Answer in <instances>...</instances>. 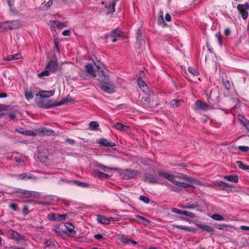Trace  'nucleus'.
Masks as SVG:
<instances>
[{"label":"nucleus","mask_w":249,"mask_h":249,"mask_svg":"<svg viewBox=\"0 0 249 249\" xmlns=\"http://www.w3.org/2000/svg\"><path fill=\"white\" fill-rule=\"evenodd\" d=\"M7 21L0 23V32H4L8 30Z\"/></svg>","instance_id":"nucleus-31"},{"label":"nucleus","mask_w":249,"mask_h":249,"mask_svg":"<svg viewBox=\"0 0 249 249\" xmlns=\"http://www.w3.org/2000/svg\"><path fill=\"white\" fill-rule=\"evenodd\" d=\"M53 25L56 27L57 28H62L66 26L65 23L58 21H53Z\"/></svg>","instance_id":"nucleus-33"},{"label":"nucleus","mask_w":249,"mask_h":249,"mask_svg":"<svg viewBox=\"0 0 249 249\" xmlns=\"http://www.w3.org/2000/svg\"><path fill=\"white\" fill-rule=\"evenodd\" d=\"M36 131L43 136L54 135V131L52 129H49L45 127H41L36 129Z\"/></svg>","instance_id":"nucleus-8"},{"label":"nucleus","mask_w":249,"mask_h":249,"mask_svg":"<svg viewBox=\"0 0 249 249\" xmlns=\"http://www.w3.org/2000/svg\"><path fill=\"white\" fill-rule=\"evenodd\" d=\"M8 29L14 30L19 28L21 26V22L20 20H8L7 21Z\"/></svg>","instance_id":"nucleus-10"},{"label":"nucleus","mask_w":249,"mask_h":249,"mask_svg":"<svg viewBox=\"0 0 249 249\" xmlns=\"http://www.w3.org/2000/svg\"><path fill=\"white\" fill-rule=\"evenodd\" d=\"M143 180L150 183H160L159 179L155 176L150 174H145L143 176Z\"/></svg>","instance_id":"nucleus-7"},{"label":"nucleus","mask_w":249,"mask_h":249,"mask_svg":"<svg viewBox=\"0 0 249 249\" xmlns=\"http://www.w3.org/2000/svg\"><path fill=\"white\" fill-rule=\"evenodd\" d=\"M165 184L167 187H168L170 190L176 192V191H178L179 190H178L175 186L172 185L171 184L168 183L167 182H165L163 183Z\"/></svg>","instance_id":"nucleus-39"},{"label":"nucleus","mask_w":249,"mask_h":249,"mask_svg":"<svg viewBox=\"0 0 249 249\" xmlns=\"http://www.w3.org/2000/svg\"><path fill=\"white\" fill-rule=\"evenodd\" d=\"M196 109H200L202 110H207L210 108V106L205 103L197 100L195 103Z\"/></svg>","instance_id":"nucleus-13"},{"label":"nucleus","mask_w":249,"mask_h":249,"mask_svg":"<svg viewBox=\"0 0 249 249\" xmlns=\"http://www.w3.org/2000/svg\"><path fill=\"white\" fill-rule=\"evenodd\" d=\"M188 71L194 75H197L198 74V72L192 67L188 68Z\"/></svg>","instance_id":"nucleus-51"},{"label":"nucleus","mask_w":249,"mask_h":249,"mask_svg":"<svg viewBox=\"0 0 249 249\" xmlns=\"http://www.w3.org/2000/svg\"><path fill=\"white\" fill-rule=\"evenodd\" d=\"M97 220L99 222L103 224H108L110 222V219L101 215L97 216Z\"/></svg>","instance_id":"nucleus-18"},{"label":"nucleus","mask_w":249,"mask_h":249,"mask_svg":"<svg viewBox=\"0 0 249 249\" xmlns=\"http://www.w3.org/2000/svg\"><path fill=\"white\" fill-rule=\"evenodd\" d=\"M165 19L167 21H170L171 20V18L169 14H166L165 16Z\"/></svg>","instance_id":"nucleus-64"},{"label":"nucleus","mask_w":249,"mask_h":249,"mask_svg":"<svg viewBox=\"0 0 249 249\" xmlns=\"http://www.w3.org/2000/svg\"><path fill=\"white\" fill-rule=\"evenodd\" d=\"M105 7L107 8L109 12L111 13H113L115 12V6H113L112 5V3H110L109 5H105Z\"/></svg>","instance_id":"nucleus-44"},{"label":"nucleus","mask_w":249,"mask_h":249,"mask_svg":"<svg viewBox=\"0 0 249 249\" xmlns=\"http://www.w3.org/2000/svg\"><path fill=\"white\" fill-rule=\"evenodd\" d=\"M141 101L143 105H149L151 103V100L149 97L145 96L141 98Z\"/></svg>","instance_id":"nucleus-34"},{"label":"nucleus","mask_w":249,"mask_h":249,"mask_svg":"<svg viewBox=\"0 0 249 249\" xmlns=\"http://www.w3.org/2000/svg\"><path fill=\"white\" fill-rule=\"evenodd\" d=\"M158 174L159 176L162 177L173 183L175 185V187L179 190L178 191H176L177 193L181 192L183 188L192 186V185L189 183L180 182L174 179V175L170 174L166 171H159Z\"/></svg>","instance_id":"nucleus-1"},{"label":"nucleus","mask_w":249,"mask_h":249,"mask_svg":"<svg viewBox=\"0 0 249 249\" xmlns=\"http://www.w3.org/2000/svg\"><path fill=\"white\" fill-rule=\"evenodd\" d=\"M96 75V77H95L96 79L102 83L103 84H107L108 81L109 77L107 75L105 74L104 72L103 71H99Z\"/></svg>","instance_id":"nucleus-9"},{"label":"nucleus","mask_w":249,"mask_h":249,"mask_svg":"<svg viewBox=\"0 0 249 249\" xmlns=\"http://www.w3.org/2000/svg\"><path fill=\"white\" fill-rule=\"evenodd\" d=\"M9 207L11 209H13L15 211L17 210L18 205L15 203L11 204Z\"/></svg>","instance_id":"nucleus-58"},{"label":"nucleus","mask_w":249,"mask_h":249,"mask_svg":"<svg viewBox=\"0 0 249 249\" xmlns=\"http://www.w3.org/2000/svg\"><path fill=\"white\" fill-rule=\"evenodd\" d=\"M174 227L180 230H184L187 231H195V229L193 227L183 226V225H173Z\"/></svg>","instance_id":"nucleus-20"},{"label":"nucleus","mask_w":249,"mask_h":249,"mask_svg":"<svg viewBox=\"0 0 249 249\" xmlns=\"http://www.w3.org/2000/svg\"><path fill=\"white\" fill-rule=\"evenodd\" d=\"M182 215H185L189 218H194L195 217V214L193 213L185 211H183Z\"/></svg>","instance_id":"nucleus-45"},{"label":"nucleus","mask_w":249,"mask_h":249,"mask_svg":"<svg viewBox=\"0 0 249 249\" xmlns=\"http://www.w3.org/2000/svg\"><path fill=\"white\" fill-rule=\"evenodd\" d=\"M72 101V98L69 96H67L66 98L64 99L61 101L55 104H53L51 103V101H48L47 102H45L44 101H41L40 102V104H41V107H44V108H49L51 107H52L53 106H61L62 105H63L64 104L71 102Z\"/></svg>","instance_id":"nucleus-2"},{"label":"nucleus","mask_w":249,"mask_h":249,"mask_svg":"<svg viewBox=\"0 0 249 249\" xmlns=\"http://www.w3.org/2000/svg\"><path fill=\"white\" fill-rule=\"evenodd\" d=\"M23 189H18L16 190L15 193L18 196L22 197Z\"/></svg>","instance_id":"nucleus-54"},{"label":"nucleus","mask_w":249,"mask_h":249,"mask_svg":"<svg viewBox=\"0 0 249 249\" xmlns=\"http://www.w3.org/2000/svg\"><path fill=\"white\" fill-rule=\"evenodd\" d=\"M198 226L202 230L205 231L209 232L213 231H214L213 228L211 226L200 224Z\"/></svg>","instance_id":"nucleus-27"},{"label":"nucleus","mask_w":249,"mask_h":249,"mask_svg":"<svg viewBox=\"0 0 249 249\" xmlns=\"http://www.w3.org/2000/svg\"><path fill=\"white\" fill-rule=\"evenodd\" d=\"M236 164L240 168L244 170L246 165L244 164L243 162L241 161H237Z\"/></svg>","instance_id":"nucleus-55"},{"label":"nucleus","mask_w":249,"mask_h":249,"mask_svg":"<svg viewBox=\"0 0 249 249\" xmlns=\"http://www.w3.org/2000/svg\"><path fill=\"white\" fill-rule=\"evenodd\" d=\"M89 128L91 130H95L99 127V123L96 121H92L89 123Z\"/></svg>","instance_id":"nucleus-32"},{"label":"nucleus","mask_w":249,"mask_h":249,"mask_svg":"<svg viewBox=\"0 0 249 249\" xmlns=\"http://www.w3.org/2000/svg\"><path fill=\"white\" fill-rule=\"evenodd\" d=\"M130 238H127L125 237H122L120 239L121 241L125 244H129L130 243Z\"/></svg>","instance_id":"nucleus-50"},{"label":"nucleus","mask_w":249,"mask_h":249,"mask_svg":"<svg viewBox=\"0 0 249 249\" xmlns=\"http://www.w3.org/2000/svg\"><path fill=\"white\" fill-rule=\"evenodd\" d=\"M18 178L20 179H24L25 178H27L28 179H32L34 180H36L37 179V178L36 176L29 173L19 174L18 175Z\"/></svg>","instance_id":"nucleus-17"},{"label":"nucleus","mask_w":249,"mask_h":249,"mask_svg":"<svg viewBox=\"0 0 249 249\" xmlns=\"http://www.w3.org/2000/svg\"><path fill=\"white\" fill-rule=\"evenodd\" d=\"M38 158L41 162H45L48 160V154H46L43 156L41 153H40L39 155L38 156Z\"/></svg>","instance_id":"nucleus-37"},{"label":"nucleus","mask_w":249,"mask_h":249,"mask_svg":"<svg viewBox=\"0 0 249 249\" xmlns=\"http://www.w3.org/2000/svg\"><path fill=\"white\" fill-rule=\"evenodd\" d=\"M181 102L180 100H173L170 103V105L172 107H177L179 106V103Z\"/></svg>","instance_id":"nucleus-40"},{"label":"nucleus","mask_w":249,"mask_h":249,"mask_svg":"<svg viewBox=\"0 0 249 249\" xmlns=\"http://www.w3.org/2000/svg\"><path fill=\"white\" fill-rule=\"evenodd\" d=\"M92 174L95 177L100 179H103L104 173H102L97 169L92 170Z\"/></svg>","instance_id":"nucleus-29"},{"label":"nucleus","mask_w":249,"mask_h":249,"mask_svg":"<svg viewBox=\"0 0 249 249\" xmlns=\"http://www.w3.org/2000/svg\"><path fill=\"white\" fill-rule=\"evenodd\" d=\"M57 214L55 213H50L48 214V218L53 221H56Z\"/></svg>","instance_id":"nucleus-47"},{"label":"nucleus","mask_w":249,"mask_h":249,"mask_svg":"<svg viewBox=\"0 0 249 249\" xmlns=\"http://www.w3.org/2000/svg\"><path fill=\"white\" fill-rule=\"evenodd\" d=\"M223 84L225 88V89L227 90H229L231 88V83L230 81L226 79H223Z\"/></svg>","instance_id":"nucleus-35"},{"label":"nucleus","mask_w":249,"mask_h":249,"mask_svg":"<svg viewBox=\"0 0 249 249\" xmlns=\"http://www.w3.org/2000/svg\"><path fill=\"white\" fill-rule=\"evenodd\" d=\"M139 199L140 200H141V201L144 202V203H145L146 204H148L149 203V199L148 198V197H147L146 196H143V195H142L140 196L139 197Z\"/></svg>","instance_id":"nucleus-46"},{"label":"nucleus","mask_w":249,"mask_h":249,"mask_svg":"<svg viewBox=\"0 0 249 249\" xmlns=\"http://www.w3.org/2000/svg\"><path fill=\"white\" fill-rule=\"evenodd\" d=\"M138 84L139 87L143 91H145V89H147V85L142 80L141 78H138L137 80Z\"/></svg>","instance_id":"nucleus-24"},{"label":"nucleus","mask_w":249,"mask_h":249,"mask_svg":"<svg viewBox=\"0 0 249 249\" xmlns=\"http://www.w3.org/2000/svg\"><path fill=\"white\" fill-rule=\"evenodd\" d=\"M8 234L11 239L14 240L16 242H20L25 240V237L20 234L17 231L10 229L8 231Z\"/></svg>","instance_id":"nucleus-6"},{"label":"nucleus","mask_w":249,"mask_h":249,"mask_svg":"<svg viewBox=\"0 0 249 249\" xmlns=\"http://www.w3.org/2000/svg\"><path fill=\"white\" fill-rule=\"evenodd\" d=\"M243 125L246 127V128L249 131V121H246L245 122L242 121Z\"/></svg>","instance_id":"nucleus-57"},{"label":"nucleus","mask_w":249,"mask_h":249,"mask_svg":"<svg viewBox=\"0 0 249 249\" xmlns=\"http://www.w3.org/2000/svg\"><path fill=\"white\" fill-rule=\"evenodd\" d=\"M121 34L122 32L119 29H116L112 31L109 35L111 41L113 42L116 41L117 38L121 36Z\"/></svg>","instance_id":"nucleus-12"},{"label":"nucleus","mask_w":249,"mask_h":249,"mask_svg":"<svg viewBox=\"0 0 249 249\" xmlns=\"http://www.w3.org/2000/svg\"><path fill=\"white\" fill-rule=\"evenodd\" d=\"M21 58V55L19 53H16L14 55H10L7 56L6 58L5 59L6 61H12L14 60H18Z\"/></svg>","instance_id":"nucleus-25"},{"label":"nucleus","mask_w":249,"mask_h":249,"mask_svg":"<svg viewBox=\"0 0 249 249\" xmlns=\"http://www.w3.org/2000/svg\"><path fill=\"white\" fill-rule=\"evenodd\" d=\"M114 127L118 130H128L129 127L127 125H124L121 123H117L115 125Z\"/></svg>","instance_id":"nucleus-26"},{"label":"nucleus","mask_w":249,"mask_h":249,"mask_svg":"<svg viewBox=\"0 0 249 249\" xmlns=\"http://www.w3.org/2000/svg\"><path fill=\"white\" fill-rule=\"evenodd\" d=\"M54 94V91L51 90L49 91L41 90L39 92V95L40 97L48 98L53 96Z\"/></svg>","instance_id":"nucleus-16"},{"label":"nucleus","mask_w":249,"mask_h":249,"mask_svg":"<svg viewBox=\"0 0 249 249\" xmlns=\"http://www.w3.org/2000/svg\"><path fill=\"white\" fill-rule=\"evenodd\" d=\"M142 31L140 29H138L137 31L136 35V40H139V38L142 37Z\"/></svg>","instance_id":"nucleus-49"},{"label":"nucleus","mask_w":249,"mask_h":249,"mask_svg":"<svg viewBox=\"0 0 249 249\" xmlns=\"http://www.w3.org/2000/svg\"><path fill=\"white\" fill-rule=\"evenodd\" d=\"M136 43L137 44H139L140 46H143L145 44V40L142 38V37L139 38V40L136 41Z\"/></svg>","instance_id":"nucleus-53"},{"label":"nucleus","mask_w":249,"mask_h":249,"mask_svg":"<svg viewBox=\"0 0 249 249\" xmlns=\"http://www.w3.org/2000/svg\"><path fill=\"white\" fill-rule=\"evenodd\" d=\"M86 72L90 77H96V75L93 70V65L91 64H88L85 67Z\"/></svg>","instance_id":"nucleus-14"},{"label":"nucleus","mask_w":249,"mask_h":249,"mask_svg":"<svg viewBox=\"0 0 249 249\" xmlns=\"http://www.w3.org/2000/svg\"><path fill=\"white\" fill-rule=\"evenodd\" d=\"M57 62L58 61L57 59L55 58L53 61H51L48 62L46 66V69L51 72H54L57 69Z\"/></svg>","instance_id":"nucleus-11"},{"label":"nucleus","mask_w":249,"mask_h":249,"mask_svg":"<svg viewBox=\"0 0 249 249\" xmlns=\"http://www.w3.org/2000/svg\"><path fill=\"white\" fill-rule=\"evenodd\" d=\"M174 179H175L176 178H178L188 181L190 183H193L194 181V179L193 178H190L183 174H179L178 175H174Z\"/></svg>","instance_id":"nucleus-15"},{"label":"nucleus","mask_w":249,"mask_h":249,"mask_svg":"<svg viewBox=\"0 0 249 249\" xmlns=\"http://www.w3.org/2000/svg\"><path fill=\"white\" fill-rule=\"evenodd\" d=\"M94 238L96 239L100 240L103 238V236L101 234L94 235Z\"/></svg>","instance_id":"nucleus-60"},{"label":"nucleus","mask_w":249,"mask_h":249,"mask_svg":"<svg viewBox=\"0 0 249 249\" xmlns=\"http://www.w3.org/2000/svg\"><path fill=\"white\" fill-rule=\"evenodd\" d=\"M95 167H97V168H100V169L103 170V171H106V170L108 169V170H116V171H118V169H117V168H110V167H107V166H106L105 165H104L103 164H101L99 163H96L95 164Z\"/></svg>","instance_id":"nucleus-22"},{"label":"nucleus","mask_w":249,"mask_h":249,"mask_svg":"<svg viewBox=\"0 0 249 249\" xmlns=\"http://www.w3.org/2000/svg\"><path fill=\"white\" fill-rule=\"evenodd\" d=\"M50 72H51L47 69V70H45L38 74V76L40 78L43 77L44 76H47L49 75Z\"/></svg>","instance_id":"nucleus-41"},{"label":"nucleus","mask_w":249,"mask_h":249,"mask_svg":"<svg viewBox=\"0 0 249 249\" xmlns=\"http://www.w3.org/2000/svg\"><path fill=\"white\" fill-rule=\"evenodd\" d=\"M101 89L105 92L111 94L115 92V85L113 82H109L107 84H102L100 85Z\"/></svg>","instance_id":"nucleus-5"},{"label":"nucleus","mask_w":249,"mask_h":249,"mask_svg":"<svg viewBox=\"0 0 249 249\" xmlns=\"http://www.w3.org/2000/svg\"><path fill=\"white\" fill-rule=\"evenodd\" d=\"M215 36L217 37L218 43L221 46L222 44V38L220 32H218L216 34Z\"/></svg>","instance_id":"nucleus-48"},{"label":"nucleus","mask_w":249,"mask_h":249,"mask_svg":"<svg viewBox=\"0 0 249 249\" xmlns=\"http://www.w3.org/2000/svg\"><path fill=\"white\" fill-rule=\"evenodd\" d=\"M99 143L106 147H113L116 145L115 143L109 142L106 139H101Z\"/></svg>","instance_id":"nucleus-19"},{"label":"nucleus","mask_w":249,"mask_h":249,"mask_svg":"<svg viewBox=\"0 0 249 249\" xmlns=\"http://www.w3.org/2000/svg\"><path fill=\"white\" fill-rule=\"evenodd\" d=\"M198 207H199V204L198 202H196L192 204H189V205H185V206H182L181 207L184 209L192 210V209H194L195 208H196Z\"/></svg>","instance_id":"nucleus-28"},{"label":"nucleus","mask_w":249,"mask_h":249,"mask_svg":"<svg viewBox=\"0 0 249 249\" xmlns=\"http://www.w3.org/2000/svg\"><path fill=\"white\" fill-rule=\"evenodd\" d=\"M238 148L243 152H247L249 150V147L247 146H239Z\"/></svg>","instance_id":"nucleus-52"},{"label":"nucleus","mask_w":249,"mask_h":249,"mask_svg":"<svg viewBox=\"0 0 249 249\" xmlns=\"http://www.w3.org/2000/svg\"><path fill=\"white\" fill-rule=\"evenodd\" d=\"M25 95L26 98L29 100L32 99L34 98V95L32 92L31 90H28L27 89L25 92Z\"/></svg>","instance_id":"nucleus-36"},{"label":"nucleus","mask_w":249,"mask_h":249,"mask_svg":"<svg viewBox=\"0 0 249 249\" xmlns=\"http://www.w3.org/2000/svg\"><path fill=\"white\" fill-rule=\"evenodd\" d=\"M35 196L34 192L31 191L24 190L23 191L22 197L25 198H30Z\"/></svg>","instance_id":"nucleus-30"},{"label":"nucleus","mask_w":249,"mask_h":249,"mask_svg":"<svg viewBox=\"0 0 249 249\" xmlns=\"http://www.w3.org/2000/svg\"><path fill=\"white\" fill-rule=\"evenodd\" d=\"M54 42L55 44V48H56L57 51L59 52V48H58V41L57 38H55L54 39Z\"/></svg>","instance_id":"nucleus-61"},{"label":"nucleus","mask_w":249,"mask_h":249,"mask_svg":"<svg viewBox=\"0 0 249 249\" xmlns=\"http://www.w3.org/2000/svg\"><path fill=\"white\" fill-rule=\"evenodd\" d=\"M24 133V134L26 135L31 136H34V137L36 136V134L37 133L36 131H32L30 130H26Z\"/></svg>","instance_id":"nucleus-43"},{"label":"nucleus","mask_w":249,"mask_h":249,"mask_svg":"<svg viewBox=\"0 0 249 249\" xmlns=\"http://www.w3.org/2000/svg\"><path fill=\"white\" fill-rule=\"evenodd\" d=\"M66 142L71 145H73L75 143V141L71 139H67L66 140Z\"/></svg>","instance_id":"nucleus-62"},{"label":"nucleus","mask_w":249,"mask_h":249,"mask_svg":"<svg viewBox=\"0 0 249 249\" xmlns=\"http://www.w3.org/2000/svg\"><path fill=\"white\" fill-rule=\"evenodd\" d=\"M172 212L174 213L182 215L183 211L179 210V209H177V208H173L172 209Z\"/></svg>","instance_id":"nucleus-56"},{"label":"nucleus","mask_w":249,"mask_h":249,"mask_svg":"<svg viewBox=\"0 0 249 249\" xmlns=\"http://www.w3.org/2000/svg\"><path fill=\"white\" fill-rule=\"evenodd\" d=\"M53 4V0H50L48 1V2L45 5L46 9H49Z\"/></svg>","instance_id":"nucleus-59"},{"label":"nucleus","mask_w":249,"mask_h":249,"mask_svg":"<svg viewBox=\"0 0 249 249\" xmlns=\"http://www.w3.org/2000/svg\"><path fill=\"white\" fill-rule=\"evenodd\" d=\"M224 178L234 183H237L238 181V177L237 175H230L225 176Z\"/></svg>","instance_id":"nucleus-23"},{"label":"nucleus","mask_w":249,"mask_h":249,"mask_svg":"<svg viewBox=\"0 0 249 249\" xmlns=\"http://www.w3.org/2000/svg\"><path fill=\"white\" fill-rule=\"evenodd\" d=\"M237 9L239 13L241 14L244 19H246L248 17V12L249 10V4L248 2L245 4H239L237 6Z\"/></svg>","instance_id":"nucleus-4"},{"label":"nucleus","mask_w":249,"mask_h":249,"mask_svg":"<svg viewBox=\"0 0 249 249\" xmlns=\"http://www.w3.org/2000/svg\"><path fill=\"white\" fill-rule=\"evenodd\" d=\"M65 227L69 231V234L71 235L75 234V231L74 230V226L71 223H66L65 224Z\"/></svg>","instance_id":"nucleus-21"},{"label":"nucleus","mask_w":249,"mask_h":249,"mask_svg":"<svg viewBox=\"0 0 249 249\" xmlns=\"http://www.w3.org/2000/svg\"><path fill=\"white\" fill-rule=\"evenodd\" d=\"M211 217L213 219L217 221H223L224 219L223 216L218 214H214L212 215Z\"/></svg>","instance_id":"nucleus-38"},{"label":"nucleus","mask_w":249,"mask_h":249,"mask_svg":"<svg viewBox=\"0 0 249 249\" xmlns=\"http://www.w3.org/2000/svg\"><path fill=\"white\" fill-rule=\"evenodd\" d=\"M70 31L69 30H66L62 32V35L64 36H68L70 34Z\"/></svg>","instance_id":"nucleus-63"},{"label":"nucleus","mask_w":249,"mask_h":249,"mask_svg":"<svg viewBox=\"0 0 249 249\" xmlns=\"http://www.w3.org/2000/svg\"><path fill=\"white\" fill-rule=\"evenodd\" d=\"M67 215L62 214H57L56 221H60L65 220L66 219Z\"/></svg>","instance_id":"nucleus-42"},{"label":"nucleus","mask_w":249,"mask_h":249,"mask_svg":"<svg viewBox=\"0 0 249 249\" xmlns=\"http://www.w3.org/2000/svg\"><path fill=\"white\" fill-rule=\"evenodd\" d=\"M124 178L129 179L135 178L138 175V171L135 170L128 169H118Z\"/></svg>","instance_id":"nucleus-3"}]
</instances>
